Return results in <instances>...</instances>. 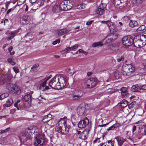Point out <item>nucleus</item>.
I'll return each mask as SVG.
<instances>
[{"mask_svg": "<svg viewBox=\"0 0 146 146\" xmlns=\"http://www.w3.org/2000/svg\"><path fill=\"white\" fill-rule=\"evenodd\" d=\"M58 77L56 75L52 79L49 83V85L52 88L58 90L60 89V84L58 80Z\"/></svg>", "mask_w": 146, "mask_h": 146, "instance_id": "6", "label": "nucleus"}, {"mask_svg": "<svg viewBox=\"0 0 146 146\" xmlns=\"http://www.w3.org/2000/svg\"><path fill=\"white\" fill-rule=\"evenodd\" d=\"M132 3L135 4L137 3H141L143 1V0H130Z\"/></svg>", "mask_w": 146, "mask_h": 146, "instance_id": "45", "label": "nucleus"}, {"mask_svg": "<svg viewBox=\"0 0 146 146\" xmlns=\"http://www.w3.org/2000/svg\"><path fill=\"white\" fill-rule=\"evenodd\" d=\"M32 37V35L31 33H29L27 34L25 36V38L27 39H28V38L29 40H31V38Z\"/></svg>", "mask_w": 146, "mask_h": 146, "instance_id": "43", "label": "nucleus"}, {"mask_svg": "<svg viewBox=\"0 0 146 146\" xmlns=\"http://www.w3.org/2000/svg\"><path fill=\"white\" fill-rule=\"evenodd\" d=\"M141 85L139 84L133 86L131 88V90L133 91L136 92H141Z\"/></svg>", "mask_w": 146, "mask_h": 146, "instance_id": "22", "label": "nucleus"}, {"mask_svg": "<svg viewBox=\"0 0 146 146\" xmlns=\"http://www.w3.org/2000/svg\"><path fill=\"white\" fill-rule=\"evenodd\" d=\"M103 44L101 42H96L93 44L92 46L94 47H101L103 46Z\"/></svg>", "mask_w": 146, "mask_h": 146, "instance_id": "33", "label": "nucleus"}, {"mask_svg": "<svg viewBox=\"0 0 146 146\" xmlns=\"http://www.w3.org/2000/svg\"><path fill=\"white\" fill-rule=\"evenodd\" d=\"M9 96V94L7 93H5L0 95V100L3 99Z\"/></svg>", "mask_w": 146, "mask_h": 146, "instance_id": "39", "label": "nucleus"}, {"mask_svg": "<svg viewBox=\"0 0 146 146\" xmlns=\"http://www.w3.org/2000/svg\"><path fill=\"white\" fill-rule=\"evenodd\" d=\"M44 1L45 0H37L35 5V6L36 7V9L42 5L44 4Z\"/></svg>", "mask_w": 146, "mask_h": 146, "instance_id": "30", "label": "nucleus"}, {"mask_svg": "<svg viewBox=\"0 0 146 146\" xmlns=\"http://www.w3.org/2000/svg\"><path fill=\"white\" fill-rule=\"evenodd\" d=\"M35 127L31 126L26 129L24 131L20 133L19 135V138L21 142H25L30 139L31 135L33 133V131Z\"/></svg>", "mask_w": 146, "mask_h": 146, "instance_id": "2", "label": "nucleus"}, {"mask_svg": "<svg viewBox=\"0 0 146 146\" xmlns=\"http://www.w3.org/2000/svg\"><path fill=\"white\" fill-rule=\"evenodd\" d=\"M7 89L13 94H20L21 91L20 87L16 84L11 82H10L6 85Z\"/></svg>", "mask_w": 146, "mask_h": 146, "instance_id": "5", "label": "nucleus"}, {"mask_svg": "<svg viewBox=\"0 0 146 146\" xmlns=\"http://www.w3.org/2000/svg\"><path fill=\"white\" fill-rule=\"evenodd\" d=\"M37 0H29V2L32 4V5H34L35 6L36 2Z\"/></svg>", "mask_w": 146, "mask_h": 146, "instance_id": "51", "label": "nucleus"}, {"mask_svg": "<svg viewBox=\"0 0 146 146\" xmlns=\"http://www.w3.org/2000/svg\"><path fill=\"white\" fill-rule=\"evenodd\" d=\"M13 100L12 98H10L8 99L6 101L5 104L6 106L7 107L10 106L12 104Z\"/></svg>", "mask_w": 146, "mask_h": 146, "instance_id": "32", "label": "nucleus"}, {"mask_svg": "<svg viewBox=\"0 0 146 146\" xmlns=\"http://www.w3.org/2000/svg\"><path fill=\"white\" fill-rule=\"evenodd\" d=\"M120 91L122 97H125L127 94V89L125 87H123L121 88Z\"/></svg>", "mask_w": 146, "mask_h": 146, "instance_id": "28", "label": "nucleus"}, {"mask_svg": "<svg viewBox=\"0 0 146 146\" xmlns=\"http://www.w3.org/2000/svg\"><path fill=\"white\" fill-rule=\"evenodd\" d=\"M38 65H35L33 66L31 68L30 71L31 72H35L37 70V68L38 67Z\"/></svg>", "mask_w": 146, "mask_h": 146, "instance_id": "38", "label": "nucleus"}, {"mask_svg": "<svg viewBox=\"0 0 146 146\" xmlns=\"http://www.w3.org/2000/svg\"><path fill=\"white\" fill-rule=\"evenodd\" d=\"M58 77V80L60 84V88L62 87H64L66 85V82L64 78L59 75H57Z\"/></svg>", "mask_w": 146, "mask_h": 146, "instance_id": "18", "label": "nucleus"}, {"mask_svg": "<svg viewBox=\"0 0 146 146\" xmlns=\"http://www.w3.org/2000/svg\"><path fill=\"white\" fill-rule=\"evenodd\" d=\"M114 4L116 7L121 9L126 5L127 0H114Z\"/></svg>", "mask_w": 146, "mask_h": 146, "instance_id": "11", "label": "nucleus"}, {"mask_svg": "<svg viewBox=\"0 0 146 146\" xmlns=\"http://www.w3.org/2000/svg\"><path fill=\"white\" fill-rule=\"evenodd\" d=\"M12 8H11V9H9L7 11V14H8L11 11V10H12Z\"/></svg>", "mask_w": 146, "mask_h": 146, "instance_id": "61", "label": "nucleus"}, {"mask_svg": "<svg viewBox=\"0 0 146 146\" xmlns=\"http://www.w3.org/2000/svg\"><path fill=\"white\" fill-rule=\"evenodd\" d=\"M67 120L61 118L56 124L55 130L56 131L62 134H67L69 131V129L66 124Z\"/></svg>", "mask_w": 146, "mask_h": 146, "instance_id": "1", "label": "nucleus"}, {"mask_svg": "<svg viewBox=\"0 0 146 146\" xmlns=\"http://www.w3.org/2000/svg\"><path fill=\"white\" fill-rule=\"evenodd\" d=\"M71 47H66L65 49L62 50V52H64L65 53H67L69 52L70 51L72 50Z\"/></svg>", "mask_w": 146, "mask_h": 146, "instance_id": "46", "label": "nucleus"}, {"mask_svg": "<svg viewBox=\"0 0 146 146\" xmlns=\"http://www.w3.org/2000/svg\"><path fill=\"white\" fill-rule=\"evenodd\" d=\"M111 21H101V23H106V24L108 26L109 25V24L110 23Z\"/></svg>", "mask_w": 146, "mask_h": 146, "instance_id": "53", "label": "nucleus"}, {"mask_svg": "<svg viewBox=\"0 0 146 146\" xmlns=\"http://www.w3.org/2000/svg\"><path fill=\"white\" fill-rule=\"evenodd\" d=\"M9 22V21L7 19H5L4 20V25H5L7 23Z\"/></svg>", "mask_w": 146, "mask_h": 146, "instance_id": "58", "label": "nucleus"}, {"mask_svg": "<svg viewBox=\"0 0 146 146\" xmlns=\"http://www.w3.org/2000/svg\"><path fill=\"white\" fill-rule=\"evenodd\" d=\"M117 38V36L115 35L112 34H110L108 35L105 39L107 43H108L111 42L113 41Z\"/></svg>", "mask_w": 146, "mask_h": 146, "instance_id": "15", "label": "nucleus"}, {"mask_svg": "<svg viewBox=\"0 0 146 146\" xmlns=\"http://www.w3.org/2000/svg\"><path fill=\"white\" fill-rule=\"evenodd\" d=\"M7 61L8 62L10 63L13 65H15L16 64L13 58H8L7 59Z\"/></svg>", "mask_w": 146, "mask_h": 146, "instance_id": "37", "label": "nucleus"}, {"mask_svg": "<svg viewBox=\"0 0 146 146\" xmlns=\"http://www.w3.org/2000/svg\"><path fill=\"white\" fill-rule=\"evenodd\" d=\"M52 119V115L50 114H48L45 116L43 119L42 121L44 123L48 122L50 121Z\"/></svg>", "mask_w": 146, "mask_h": 146, "instance_id": "25", "label": "nucleus"}, {"mask_svg": "<svg viewBox=\"0 0 146 146\" xmlns=\"http://www.w3.org/2000/svg\"><path fill=\"white\" fill-rule=\"evenodd\" d=\"M108 26L109 27L111 31H112V30H113L115 28L114 24L111 22L109 24Z\"/></svg>", "mask_w": 146, "mask_h": 146, "instance_id": "40", "label": "nucleus"}, {"mask_svg": "<svg viewBox=\"0 0 146 146\" xmlns=\"http://www.w3.org/2000/svg\"><path fill=\"white\" fill-rule=\"evenodd\" d=\"M133 40L130 36L123 37L122 39V43L123 47L127 48L133 44Z\"/></svg>", "mask_w": 146, "mask_h": 146, "instance_id": "7", "label": "nucleus"}, {"mask_svg": "<svg viewBox=\"0 0 146 146\" xmlns=\"http://www.w3.org/2000/svg\"><path fill=\"white\" fill-rule=\"evenodd\" d=\"M122 71L123 75L131 76L134 75V67L131 64H125L122 66Z\"/></svg>", "mask_w": 146, "mask_h": 146, "instance_id": "4", "label": "nucleus"}, {"mask_svg": "<svg viewBox=\"0 0 146 146\" xmlns=\"http://www.w3.org/2000/svg\"><path fill=\"white\" fill-rule=\"evenodd\" d=\"M141 90H146V84L141 85Z\"/></svg>", "mask_w": 146, "mask_h": 146, "instance_id": "52", "label": "nucleus"}, {"mask_svg": "<svg viewBox=\"0 0 146 146\" xmlns=\"http://www.w3.org/2000/svg\"><path fill=\"white\" fill-rule=\"evenodd\" d=\"M13 49V47L12 46H10L8 48V50L9 52L12 51V49Z\"/></svg>", "mask_w": 146, "mask_h": 146, "instance_id": "63", "label": "nucleus"}, {"mask_svg": "<svg viewBox=\"0 0 146 146\" xmlns=\"http://www.w3.org/2000/svg\"><path fill=\"white\" fill-rule=\"evenodd\" d=\"M124 59V57L123 56H121V57L117 59V61L119 62H120L121 60H123Z\"/></svg>", "mask_w": 146, "mask_h": 146, "instance_id": "55", "label": "nucleus"}, {"mask_svg": "<svg viewBox=\"0 0 146 146\" xmlns=\"http://www.w3.org/2000/svg\"><path fill=\"white\" fill-rule=\"evenodd\" d=\"M14 71L15 72L16 74L19 73V70L18 68L16 67H14L13 68Z\"/></svg>", "mask_w": 146, "mask_h": 146, "instance_id": "48", "label": "nucleus"}, {"mask_svg": "<svg viewBox=\"0 0 146 146\" xmlns=\"http://www.w3.org/2000/svg\"><path fill=\"white\" fill-rule=\"evenodd\" d=\"M31 96L29 94H27L25 95L24 98V99L25 102H31Z\"/></svg>", "mask_w": 146, "mask_h": 146, "instance_id": "35", "label": "nucleus"}, {"mask_svg": "<svg viewBox=\"0 0 146 146\" xmlns=\"http://www.w3.org/2000/svg\"><path fill=\"white\" fill-rule=\"evenodd\" d=\"M34 132L35 135L34 145L35 146H42L44 143V135L40 130L38 131L36 128Z\"/></svg>", "mask_w": 146, "mask_h": 146, "instance_id": "3", "label": "nucleus"}, {"mask_svg": "<svg viewBox=\"0 0 146 146\" xmlns=\"http://www.w3.org/2000/svg\"><path fill=\"white\" fill-rule=\"evenodd\" d=\"M134 40L133 42L134 46L136 47H141L145 44V42L139 36L136 37Z\"/></svg>", "mask_w": 146, "mask_h": 146, "instance_id": "10", "label": "nucleus"}, {"mask_svg": "<svg viewBox=\"0 0 146 146\" xmlns=\"http://www.w3.org/2000/svg\"><path fill=\"white\" fill-rule=\"evenodd\" d=\"M50 89L49 87L48 86H45V88H43V89L42 90L44 91L46 90H47Z\"/></svg>", "mask_w": 146, "mask_h": 146, "instance_id": "56", "label": "nucleus"}, {"mask_svg": "<svg viewBox=\"0 0 146 146\" xmlns=\"http://www.w3.org/2000/svg\"><path fill=\"white\" fill-rule=\"evenodd\" d=\"M79 53H82L84 50L82 49H80L78 50Z\"/></svg>", "mask_w": 146, "mask_h": 146, "instance_id": "62", "label": "nucleus"}, {"mask_svg": "<svg viewBox=\"0 0 146 146\" xmlns=\"http://www.w3.org/2000/svg\"><path fill=\"white\" fill-rule=\"evenodd\" d=\"M144 134L145 135H146V124L145 126V128L144 130Z\"/></svg>", "mask_w": 146, "mask_h": 146, "instance_id": "64", "label": "nucleus"}, {"mask_svg": "<svg viewBox=\"0 0 146 146\" xmlns=\"http://www.w3.org/2000/svg\"><path fill=\"white\" fill-rule=\"evenodd\" d=\"M72 4L69 0H64L61 2L59 6L61 10L66 11L70 9L72 6Z\"/></svg>", "mask_w": 146, "mask_h": 146, "instance_id": "8", "label": "nucleus"}, {"mask_svg": "<svg viewBox=\"0 0 146 146\" xmlns=\"http://www.w3.org/2000/svg\"><path fill=\"white\" fill-rule=\"evenodd\" d=\"M46 82L44 79L42 81V83L38 85V88L39 90H42L43 88H44L45 87L46 84Z\"/></svg>", "mask_w": 146, "mask_h": 146, "instance_id": "27", "label": "nucleus"}, {"mask_svg": "<svg viewBox=\"0 0 146 146\" xmlns=\"http://www.w3.org/2000/svg\"><path fill=\"white\" fill-rule=\"evenodd\" d=\"M11 77L8 74L1 76L0 79V84L3 85L5 83H9L10 82Z\"/></svg>", "mask_w": 146, "mask_h": 146, "instance_id": "12", "label": "nucleus"}, {"mask_svg": "<svg viewBox=\"0 0 146 146\" xmlns=\"http://www.w3.org/2000/svg\"><path fill=\"white\" fill-rule=\"evenodd\" d=\"M119 44L118 43L110 44L108 46L109 49L114 51L119 50Z\"/></svg>", "mask_w": 146, "mask_h": 146, "instance_id": "16", "label": "nucleus"}, {"mask_svg": "<svg viewBox=\"0 0 146 146\" xmlns=\"http://www.w3.org/2000/svg\"><path fill=\"white\" fill-rule=\"evenodd\" d=\"M17 104H18L15 102L14 104V106L18 110H19V108L18 106H17Z\"/></svg>", "mask_w": 146, "mask_h": 146, "instance_id": "60", "label": "nucleus"}, {"mask_svg": "<svg viewBox=\"0 0 146 146\" xmlns=\"http://www.w3.org/2000/svg\"><path fill=\"white\" fill-rule=\"evenodd\" d=\"M61 11V9L58 5H55L52 8V11L54 13H58Z\"/></svg>", "mask_w": 146, "mask_h": 146, "instance_id": "23", "label": "nucleus"}, {"mask_svg": "<svg viewBox=\"0 0 146 146\" xmlns=\"http://www.w3.org/2000/svg\"><path fill=\"white\" fill-rule=\"evenodd\" d=\"M8 128L4 130H2L1 131V133H4L8 131Z\"/></svg>", "mask_w": 146, "mask_h": 146, "instance_id": "59", "label": "nucleus"}, {"mask_svg": "<svg viewBox=\"0 0 146 146\" xmlns=\"http://www.w3.org/2000/svg\"><path fill=\"white\" fill-rule=\"evenodd\" d=\"M136 126L137 125H134L132 129V132L133 133L136 130Z\"/></svg>", "mask_w": 146, "mask_h": 146, "instance_id": "54", "label": "nucleus"}, {"mask_svg": "<svg viewBox=\"0 0 146 146\" xmlns=\"http://www.w3.org/2000/svg\"><path fill=\"white\" fill-rule=\"evenodd\" d=\"M119 126V124H114L107 129V130L109 131L115 128L118 127Z\"/></svg>", "mask_w": 146, "mask_h": 146, "instance_id": "42", "label": "nucleus"}, {"mask_svg": "<svg viewBox=\"0 0 146 146\" xmlns=\"http://www.w3.org/2000/svg\"><path fill=\"white\" fill-rule=\"evenodd\" d=\"M134 124L138 127L139 129H142L144 126H145V123L143 122V120L141 119L135 123Z\"/></svg>", "mask_w": 146, "mask_h": 146, "instance_id": "21", "label": "nucleus"}, {"mask_svg": "<svg viewBox=\"0 0 146 146\" xmlns=\"http://www.w3.org/2000/svg\"><path fill=\"white\" fill-rule=\"evenodd\" d=\"M120 104L121 107H125L128 105L127 102L126 100H123L120 102Z\"/></svg>", "mask_w": 146, "mask_h": 146, "instance_id": "34", "label": "nucleus"}, {"mask_svg": "<svg viewBox=\"0 0 146 146\" xmlns=\"http://www.w3.org/2000/svg\"><path fill=\"white\" fill-rule=\"evenodd\" d=\"M77 9L79 10L84 9L85 8V4H82L77 5Z\"/></svg>", "mask_w": 146, "mask_h": 146, "instance_id": "41", "label": "nucleus"}, {"mask_svg": "<svg viewBox=\"0 0 146 146\" xmlns=\"http://www.w3.org/2000/svg\"><path fill=\"white\" fill-rule=\"evenodd\" d=\"M106 7V5L105 4L101 3L98 6V8L100 9H102V10H104L105 8Z\"/></svg>", "mask_w": 146, "mask_h": 146, "instance_id": "47", "label": "nucleus"}, {"mask_svg": "<svg viewBox=\"0 0 146 146\" xmlns=\"http://www.w3.org/2000/svg\"><path fill=\"white\" fill-rule=\"evenodd\" d=\"M90 84H91V87H94L97 84V80L95 78H91L89 80ZM90 88V87H89Z\"/></svg>", "mask_w": 146, "mask_h": 146, "instance_id": "24", "label": "nucleus"}, {"mask_svg": "<svg viewBox=\"0 0 146 146\" xmlns=\"http://www.w3.org/2000/svg\"><path fill=\"white\" fill-rule=\"evenodd\" d=\"M70 31L69 29L65 28L58 30L56 31V33L59 36L63 35Z\"/></svg>", "mask_w": 146, "mask_h": 146, "instance_id": "20", "label": "nucleus"}, {"mask_svg": "<svg viewBox=\"0 0 146 146\" xmlns=\"http://www.w3.org/2000/svg\"><path fill=\"white\" fill-rule=\"evenodd\" d=\"M115 139L118 142V145L119 146H121L124 141L123 139L120 136L116 137L115 138Z\"/></svg>", "mask_w": 146, "mask_h": 146, "instance_id": "26", "label": "nucleus"}, {"mask_svg": "<svg viewBox=\"0 0 146 146\" xmlns=\"http://www.w3.org/2000/svg\"><path fill=\"white\" fill-rule=\"evenodd\" d=\"M79 128H82L87 127L88 129H90L91 127V124L89 123L88 119L85 117L83 120L80 121L78 124Z\"/></svg>", "mask_w": 146, "mask_h": 146, "instance_id": "9", "label": "nucleus"}, {"mask_svg": "<svg viewBox=\"0 0 146 146\" xmlns=\"http://www.w3.org/2000/svg\"><path fill=\"white\" fill-rule=\"evenodd\" d=\"M85 108L83 105H80L77 108V113L80 116H84L85 115Z\"/></svg>", "mask_w": 146, "mask_h": 146, "instance_id": "14", "label": "nucleus"}, {"mask_svg": "<svg viewBox=\"0 0 146 146\" xmlns=\"http://www.w3.org/2000/svg\"><path fill=\"white\" fill-rule=\"evenodd\" d=\"M60 40L59 39H57L56 40L52 42V44L53 45H55L57 43H59L60 42Z\"/></svg>", "mask_w": 146, "mask_h": 146, "instance_id": "50", "label": "nucleus"}, {"mask_svg": "<svg viewBox=\"0 0 146 146\" xmlns=\"http://www.w3.org/2000/svg\"><path fill=\"white\" fill-rule=\"evenodd\" d=\"M145 27L144 25H142L137 29L136 31L137 32L143 31L145 29Z\"/></svg>", "mask_w": 146, "mask_h": 146, "instance_id": "44", "label": "nucleus"}, {"mask_svg": "<svg viewBox=\"0 0 146 146\" xmlns=\"http://www.w3.org/2000/svg\"><path fill=\"white\" fill-rule=\"evenodd\" d=\"M137 22L136 21L130 20L129 21V25L131 27H133L136 26L137 25Z\"/></svg>", "mask_w": 146, "mask_h": 146, "instance_id": "31", "label": "nucleus"}, {"mask_svg": "<svg viewBox=\"0 0 146 146\" xmlns=\"http://www.w3.org/2000/svg\"><path fill=\"white\" fill-rule=\"evenodd\" d=\"M83 92L81 90H76L74 91V95L73 96V100H77L81 97L83 95Z\"/></svg>", "mask_w": 146, "mask_h": 146, "instance_id": "13", "label": "nucleus"}, {"mask_svg": "<svg viewBox=\"0 0 146 146\" xmlns=\"http://www.w3.org/2000/svg\"><path fill=\"white\" fill-rule=\"evenodd\" d=\"M29 18L28 16H24L20 19V22L21 24L23 25H26L28 24L29 22Z\"/></svg>", "mask_w": 146, "mask_h": 146, "instance_id": "19", "label": "nucleus"}, {"mask_svg": "<svg viewBox=\"0 0 146 146\" xmlns=\"http://www.w3.org/2000/svg\"><path fill=\"white\" fill-rule=\"evenodd\" d=\"M93 22V21H88L87 22V23H86V24L87 25H90Z\"/></svg>", "mask_w": 146, "mask_h": 146, "instance_id": "57", "label": "nucleus"}, {"mask_svg": "<svg viewBox=\"0 0 146 146\" xmlns=\"http://www.w3.org/2000/svg\"><path fill=\"white\" fill-rule=\"evenodd\" d=\"M105 12V10H102V9H100L98 8L96 10V12L98 14L101 15L104 14Z\"/></svg>", "mask_w": 146, "mask_h": 146, "instance_id": "36", "label": "nucleus"}, {"mask_svg": "<svg viewBox=\"0 0 146 146\" xmlns=\"http://www.w3.org/2000/svg\"><path fill=\"white\" fill-rule=\"evenodd\" d=\"M90 129H87L83 131L81 133L80 138L82 140H85L87 138Z\"/></svg>", "mask_w": 146, "mask_h": 146, "instance_id": "17", "label": "nucleus"}, {"mask_svg": "<svg viewBox=\"0 0 146 146\" xmlns=\"http://www.w3.org/2000/svg\"><path fill=\"white\" fill-rule=\"evenodd\" d=\"M17 31H14L10 32L9 35L11 36L7 38L8 40H10L12 39L17 33Z\"/></svg>", "mask_w": 146, "mask_h": 146, "instance_id": "29", "label": "nucleus"}, {"mask_svg": "<svg viewBox=\"0 0 146 146\" xmlns=\"http://www.w3.org/2000/svg\"><path fill=\"white\" fill-rule=\"evenodd\" d=\"M78 44H76L74 45L71 47V50H73L76 49L78 47Z\"/></svg>", "mask_w": 146, "mask_h": 146, "instance_id": "49", "label": "nucleus"}]
</instances>
